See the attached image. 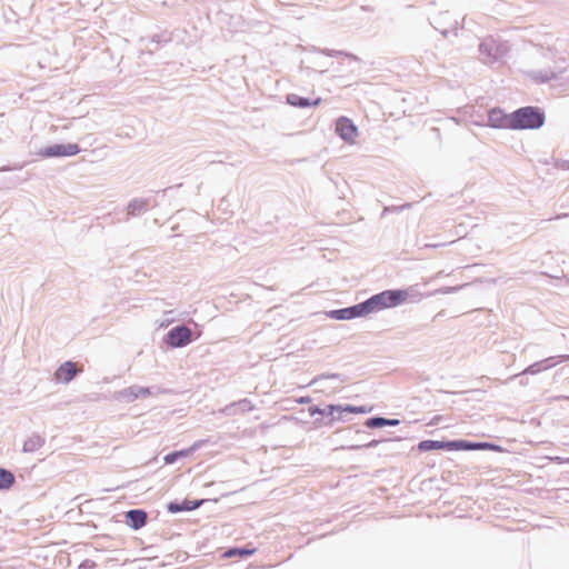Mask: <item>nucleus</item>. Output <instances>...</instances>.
Masks as SVG:
<instances>
[{"mask_svg":"<svg viewBox=\"0 0 569 569\" xmlns=\"http://www.w3.org/2000/svg\"><path fill=\"white\" fill-rule=\"evenodd\" d=\"M566 360H569V356H561L560 360L558 362L566 361Z\"/></svg>","mask_w":569,"mask_h":569,"instance_id":"obj_21","label":"nucleus"},{"mask_svg":"<svg viewBox=\"0 0 569 569\" xmlns=\"http://www.w3.org/2000/svg\"><path fill=\"white\" fill-rule=\"evenodd\" d=\"M406 292L400 290H387L369 299L373 311L396 307L406 299Z\"/></svg>","mask_w":569,"mask_h":569,"instance_id":"obj_3","label":"nucleus"},{"mask_svg":"<svg viewBox=\"0 0 569 569\" xmlns=\"http://www.w3.org/2000/svg\"><path fill=\"white\" fill-rule=\"evenodd\" d=\"M331 316L339 320L352 319V311H350V308L339 309L332 311Z\"/></svg>","mask_w":569,"mask_h":569,"instance_id":"obj_20","label":"nucleus"},{"mask_svg":"<svg viewBox=\"0 0 569 569\" xmlns=\"http://www.w3.org/2000/svg\"><path fill=\"white\" fill-rule=\"evenodd\" d=\"M192 332L186 326L172 328L167 335V343L171 348H179L188 345L191 341Z\"/></svg>","mask_w":569,"mask_h":569,"instance_id":"obj_5","label":"nucleus"},{"mask_svg":"<svg viewBox=\"0 0 569 569\" xmlns=\"http://www.w3.org/2000/svg\"><path fill=\"white\" fill-rule=\"evenodd\" d=\"M558 362L553 361V358H548L542 361L536 362L523 370V373L537 375L543 370L552 368Z\"/></svg>","mask_w":569,"mask_h":569,"instance_id":"obj_13","label":"nucleus"},{"mask_svg":"<svg viewBox=\"0 0 569 569\" xmlns=\"http://www.w3.org/2000/svg\"><path fill=\"white\" fill-rule=\"evenodd\" d=\"M287 102L292 107L308 108V107H312V106H315V107L319 106L321 103V98L317 97L315 99H308V98H302L298 94L291 93V94L287 96Z\"/></svg>","mask_w":569,"mask_h":569,"instance_id":"obj_11","label":"nucleus"},{"mask_svg":"<svg viewBox=\"0 0 569 569\" xmlns=\"http://www.w3.org/2000/svg\"><path fill=\"white\" fill-rule=\"evenodd\" d=\"M350 311H352V318L360 317L373 312V309L369 302V299L362 303L350 307Z\"/></svg>","mask_w":569,"mask_h":569,"instance_id":"obj_15","label":"nucleus"},{"mask_svg":"<svg viewBox=\"0 0 569 569\" xmlns=\"http://www.w3.org/2000/svg\"><path fill=\"white\" fill-rule=\"evenodd\" d=\"M231 408H237L240 411L246 412V411L253 410L254 406L252 405V402L250 400L242 399V400H240L238 402H233L228 409H231Z\"/></svg>","mask_w":569,"mask_h":569,"instance_id":"obj_19","label":"nucleus"},{"mask_svg":"<svg viewBox=\"0 0 569 569\" xmlns=\"http://www.w3.org/2000/svg\"><path fill=\"white\" fill-rule=\"evenodd\" d=\"M199 447H200V442H197L188 449L171 452L164 457V461H166V463H173L178 458L187 457V456L191 455Z\"/></svg>","mask_w":569,"mask_h":569,"instance_id":"obj_14","label":"nucleus"},{"mask_svg":"<svg viewBox=\"0 0 569 569\" xmlns=\"http://www.w3.org/2000/svg\"><path fill=\"white\" fill-rule=\"evenodd\" d=\"M399 423V420L397 419H386V418H371L369 419L366 425L369 428H377V427H383V426H397Z\"/></svg>","mask_w":569,"mask_h":569,"instance_id":"obj_16","label":"nucleus"},{"mask_svg":"<svg viewBox=\"0 0 569 569\" xmlns=\"http://www.w3.org/2000/svg\"><path fill=\"white\" fill-rule=\"evenodd\" d=\"M336 131L346 142L353 144L358 137V128L348 118L341 117L336 122Z\"/></svg>","mask_w":569,"mask_h":569,"instance_id":"obj_6","label":"nucleus"},{"mask_svg":"<svg viewBox=\"0 0 569 569\" xmlns=\"http://www.w3.org/2000/svg\"><path fill=\"white\" fill-rule=\"evenodd\" d=\"M418 449L422 452L430 450H491L496 452H503V448L490 442H469L466 440H423L419 442Z\"/></svg>","mask_w":569,"mask_h":569,"instance_id":"obj_1","label":"nucleus"},{"mask_svg":"<svg viewBox=\"0 0 569 569\" xmlns=\"http://www.w3.org/2000/svg\"><path fill=\"white\" fill-rule=\"evenodd\" d=\"M333 411L350 412V413H367V412L371 411V408L370 407H365V406H361V407H356V406L341 407V406H333V405L328 406L325 410H320L318 408H310V413L311 415H313L316 412H318V413H332Z\"/></svg>","mask_w":569,"mask_h":569,"instance_id":"obj_8","label":"nucleus"},{"mask_svg":"<svg viewBox=\"0 0 569 569\" xmlns=\"http://www.w3.org/2000/svg\"><path fill=\"white\" fill-rule=\"evenodd\" d=\"M14 482V476L12 472L0 469V490L9 489Z\"/></svg>","mask_w":569,"mask_h":569,"instance_id":"obj_17","label":"nucleus"},{"mask_svg":"<svg viewBox=\"0 0 569 569\" xmlns=\"http://www.w3.org/2000/svg\"><path fill=\"white\" fill-rule=\"evenodd\" d=\"M512 130L538 129L545 122V114L535 107H523L511 113Z\"/></svg>","mask_w":569,"mask_h":569,"instance_id":"obj_2","label":"nucleus"},{"mask_svg":"<svg viewBox=\"0 0 569 569\" xmlns=\"http://www.w3.org/2000/svg\"><path fill=\"white\" fill-rule=\"evenodd\" d=\"M256 552L254 548H231L224 552L223 557L231 558L234 556L248 557Z\"/></svg>","mask_w":569,"mask_h":569,"instance_id":"obj_18","label":"nucleus"},{"mask_svg":"<svg viewBox=\"0 0 569 569\" xmlns=\"http://www.w3.org/2000/svg\"><path fill=\"white\" fill-rule=\"evenodd\" d=\"M203 500L199 501H192L184 499L181 503L179 502H170L168 505V510L172 513L180 512V511H191L197 509L202 505Z\"/></svg>","mask_w":569,"mask_h":569,"instance_id":"obj_12","label":"nucleus"},{"mask_svg":"<svg viewBox=\"0 0 569 569\" xmlns=\"http://www.w3.org/2000/svg\"><path fill=\"white\" fill-rule=\"evenodd\" d=\"M79 152H80V148L77 143H67V144H53V146L43 148L39 151V154L42 158H53V157L76 156Z\"/></svg>","mask_w":569,"mask_h":569,"instance_id":"obj_4","label":"nucleus"},{"mask_svg":"<svg viewBox=\"0 0 569 569\" xmlns=\"http://www.w3.org/2000/svg\"><path fill=\"white\" fill-rule=\"evenodd\" d=\"M147 512L141 509L130 510L126 513L127 525L138 530L147 522Z\"/></svg>","mask_w":569,"mask_h":569,"instance_id":"obj_9","label":"nucleus"},{"mask_svg":"<svg viewBox=\"0 0 569 569\" xmlns=\"http://www.w3.org/2000/svg\"><path fill=\"white\" fill-rule=\"evenodd\" d=\"M488 124L492 128L512 130L511 113L507 114L498 108L491 109L488 114Z\"/></svg>","mask_w":569,"mask_h":569,"instance_id":"obj_7","label":"nucleus"},{"mask_svg":"<svg viewBox=\"0 0 569 569\" xmlns=\"http://www.w3.org/2000/svg\"><path fill=\"white\" fill-rule=\"evenodd\" d=\"M77 373L76 365L71 361H67L61 365L56 371V379L60 382H69L71 381Z\"/></svg>","mask_w":569,"mask_h":569,"instance_id":"obj_10","label":"nucleus"}]
</instances>
